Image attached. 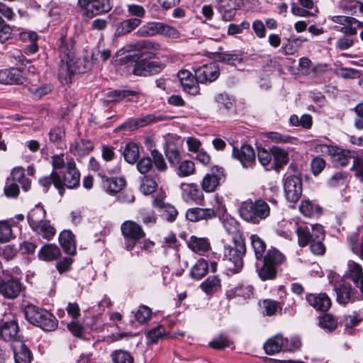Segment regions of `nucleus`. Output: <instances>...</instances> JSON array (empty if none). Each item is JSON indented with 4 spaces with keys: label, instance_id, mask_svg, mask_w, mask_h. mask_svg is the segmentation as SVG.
Listing matches in <instances>:
<instances>
[{
    "label": "nucleus",
    "instance_id": "nucleus-24",
    "mask_svg": "<svg viewBox=\"0 0 363 363\" xmlns=\"http://www.w3.org/2000/svg\"><path fill=\"white\" fill-rule=\"evenodd\" d=\"M12 348L16 363H30L32 353L21 340L14 341Z\"/></svg>",
    "mask_w": 363,
    "mask_h": 363
},
{
    "label": "nucleus",
    "instance_id": "nucleus-41",
    "mask_svg": "<svg viewBox=\"0 0 363 363\" xmlns=\"http://www.w3.org/2000/svg\"><path fill=\"white\" fill-rule=\"evenodd\" d=\"M300 212L306 217H312L320 213L321 208L309 200H303L299 206Z\"/></svg>",
    "mask_w": 363,
    "mask_h": 363
},
{
    "label": "nucleus",
    "instance_id": "nucleus-60",
    "mask_svg": "<svg viewBox=\"0 0 363 363\" xmlns=\"http://www.w3.org/2000/svg\"><path fill=\"white\" fill-rule=\"evenodd\" d=\"M152 157V163H154L157 170L164 172L167 169V164L164 161L163 155L157 150H153L151 152Z\"/></svg>",
    "mask_w": 363,
    "mask_h": 363
},
{
    "label": "nucleus",
    "instance_id": "nucleus-25",
    "mask_svg": "<svg viewBox=\"0 0 363 363\" xmlns=\"http://www.w3.org/2000/svg\"><path fill=\"white\" fill-rule=\"evenodd\" d=\"M131 47L135 51L143 52V55L145 53L151 54L150 57H155V55L152 54V51H158L161 50V45L152 40H140L131 45Z\"/></svg>",
    "mask_w": 363,
    "mask_h": 363
},
{
    "label": "nucleus",
    "instance_id": "nucleus-14",
    "mask_svg": "<svg viewBox=\"0 0 363 363\" xmlns=\"http://www.w3.org/2000/svg\"><path fill=\"white\" fill-rule=\"evenodd\" d=\"M296 233L298 237V244L300 247H305L314 240L316 228L321 226L319 224L296 223Z\"/></svg>",
    "mask_w": 363,
    "mask_h": 363
},
{
    "label": "nucleus",
    "instance_id": "nucleus-2",
    "mask_svg": "<svg viewBox=\"0 0 363 363\" xmlns=\"http://www.w3.org/2000/svg\"><path fill=\"white\" fill-rule=\"evenodd\" d=\"M240 217L246 222L259 224L270 214L269 205L263 199H251L243 201L239 208Z\"/></svg>",
    "mask_w": 363,
    "mask_h": 363
},
{
    "label": "nucleus",
    "instance_id": "nucleus-44",
    "mask_svg": "<svg viewBox=\"0 0 363 363\" xmlns=\"http://www.w3.org/2000/svg\"><path fill=\"white\" fill-rule=\"evenodd\" d=\"M208 269V264L203 259H200L192 267L191 269V276L196 279H201L203 277Z\"/></svg>",
    "mask_w": 363,
    "mask_h": 363
},
{
    "label": "nucleus",
    "instance_id": "nucleus-21",
    "mask_svg": "<svg viewBox=\"0 0 363 363\" xmlns=\"http://www.w3.org/2000/svg\"><path fill=\"white\" fill-rule=\"evenodd\" d=\"M330 152L335 165L340 167H345L349 163L350 160L352 159L354 160L357 155L354 151L333 147L330 150Z\"/></svg>",
    "mask_w": 363,
    "mask_h": 363
},
{
    "label": "nucleus",
    "instance_id": "nucleus-39",
    "mask_svg": "<svg viewBox=\"0 0 363 363\" xmlns=\"http://www.w3.org/2000/svg\"><path fill=\"white\" fill-rule=\"evenodd\" d=\"M155 120V116L150 114L143 117L131 119L129 121L125 123L123 126L127 128L128 130H133L135 128L144 127L154 122Z\"/></svg>",
    "mask_w": 363,
    "mask_h": 363
},
{
    "label": "nucleus",
    "instance_id": "nucleus-13",
    "mask_svg": "<svg viewBox=\"0 0 363 363\" xmlns=\"http://www.w3.org/2000/svg\"><path fill=\"white\" fill-rule=\"evenodd\" d=\"M233 157L239 160L244 168H251L255 164V153L249 145H242L240 148L233 147Z\"/></svg>",
    "mask_w": 363,
    "mask_h": 363
},
{
    "label": "nucleus",
    "instance_id": "nucleus-54",
    "mask_svg": "<svg viewBox=\"0 0 363 363\" xmlns=\"http://www.w3.org/2000/svg\"><path fill=\"white\" fill-rule=\"evenodd\" d=\"M114 363H133V357L130 352L125 350H117L111 354Z\"/></svg>",
    "mask_w": 363,
    "mask_h": 363
},
{
    "label": "nucleus",
    "instance_id": "nucleus-58",
    "mask_svg": "<svg viewBox=\"0 0 363 363\" xmlns=\"http://www.w3.org/2000/svg\"><path fill=\"white\" fill-rule=\"evenodd\" d=\"M165 335V328L162 325H157L147 333V338L152 343H156L160 340L164 338Z\"/></svg>",
    "mask_w": 363,
    "mask_h": 363
},
{
    "label": "nucleus",
    "instance_id": "nucleus-40",
    "mask_svg": "<svg viewBox=\"0 0 363 363\" xmlns=\"http://www.w3.org/2000/svg\"><path fill=\"white\" fill-rule=\"evenodd\" d=\"M271 150L274 164L277 167H281L287 164L289 159V154L284 149L278 146H273L271 147Z\"/></svg>",
    "mask_w": 363,
    "mask_h": 363
},
{
    "label": "nucleus",
    "instance_id": "nucleus-35",
    "mask_svg": "<svg viewBox=\"0 0 363 363\" xmlns=\"http://www.w3.org/2000/svg\"><path fill=\"white\" fill-rule=\"evenodd\" d=\"M46 213L45 209L40 205H36L28 215V221L33 229L45 220Z\"/></svg>",
    "mask_w": 363,
    "mask_h": 363
},
{
    "label": "nucleus",
    "instance_id": "nucleus-43",
    "mask_svg": "<svg viewBox=\"0 0 363 363\" xmlns=\"http://www.w3.org/2000/svg\"><path fill=\"white\" fill-rule=\"evenodd\" d=\"M220 281L217 276L208 277L205 281L201 284V289L207 294H211L220 288Z\"/></svg>",
    "mask_w": 363,
    "mask_h": 363
},
{
    "label": "nucleus",
    "instance_id": "nucleus-9",
    "mask_svg": "<svg viewBox=\"0 0 363 363\" xmlns=\"http://www.w3.org/2000/svg\"><path fill=\"white\" fill-rule=\"evenodd\" d=\"M284 189L286 200L291 203H296L302 194L301 179L295 175L287 176L284 179Z\"/></svg>",
    "mask_w": 363,
    "mask_h": 363
},
{
    "label": "nucleus",
    "instance_id": "nucleus-57",
    "mask_svg": "<svg viewBox=\"0 0 363 363\" xmlns=\"http://www.w3.org/2000/svg\"><path fill=\"white\" fill-rule=\"evenodd\" d=\"M152 316L151 309L144 305L140 306L135 313V319L139 323H144L150 320Z\"/></svg>",
    "mask_w": 363,
    "mask_h": 363
},
{
    "label": "nucleus",
    "instance_id": "nucleus-46",
    "mask_svg": "<svg viewBox=\"0 0 363 363\" xmlns=\"http://www.w3.org/2000/svg\"><path fill=\"white\" fill-rule=\"evenodd\" d=\"M33 230L46 239H50L55 234V229L50 225V221L47 220L39 223Z\"/></svg>",
    "mask_w": 363,
    "mask_h": 363
},
{
    "label": "nucleus",
    "instance_id": "nucleus-4",
    "mask_svg": "<svg viewBox=\"0 0 363 363\" xmlns=\"http://www.w3.org/2000/svg\"><path fill=\"white\" fill-rule=\"evenodd\" d=\"M285 256L275 248L269 249L262 263H256V270L259 277L262 281L272 280L276 278L277 274V268L284 262Z\"/></svg>",
    "mask_w": 363,
    "mask_h": 363
},
{
    "label": "nucleus",
    "instance_id": "nucleus-20",
    "mask_svg": "<svg viewBox=\"0 0 363 363\" xmlns=\"http://www.w3.org/2000/svg\"><path fill=\"white\" fill-rule=\"evenodd\" d=\"M121 229L123 235L126 238L138 240L145 236L141 225L133 220L123 222Z\"/></svg>",
    "mask_w": 363,
    "mask_h": 363
},
{
    "label": "nucleus",
    "instance_id": "nucleus-27",
    "mask_svg": "<svg viewBox=\"0 0 363 363\" xmlns=\"http://www.w3.org/2000/svg\"><path fill=\"white\" fill-rule=\"evenodd\" d=\"M102 185L108 194L119 192L125 185V181L121 177H102Z\"/></svg>",
    "mask_w": 363,
    "mask_h": 363
},
{
    "label": "nucleus",
    "instance_id": "nucleus-63",
    "mask_svg": "<svg viewBox=\"0 0 363 363\" xmlns=\"http://www.w3.org/2000/svg\"><path fill=\"white\" fill-rule=\"evenodd\" d=\"M52 90V86L49 84H43L40 87L30 88L29 91L33 97L35 99L41 98Z\"/></svg>",
    "mask_w": 363,
    "mask_h": 363
},
{
    "label": "nucleus",
    "instance_id": "nucleus-5",
    "mask_svg": "<svg viewBox=\"0 0 363 363\" xmlns=\"http://www.w3.org/2000/svg\"><path fill=\"white\" fill-rule=\"evenodd\" d=\"M215 200L217 206L213 208H191L186 212V218L191 222H199L201 220H208L216 218L218 214L225 211V207L223 206L218 195L215 196Z\"/></svg>",
    "mask_w": 363,
    "mask_h": 363
},
{
    "label": "nucleus",
    "instance_id": "nucleus-45",
    "mask_svg": "<svg viewBox=\"0 0 363 363\" xmlns=\"http://www.w3.org/2000/svg\"><path fill=\"white\" fill-rule=\"evenodd\" d=\"M50 140L60 148L65 145V130L62 127H55L49 132Z\"/></svg>",
    "mask_w": 363,
    "mask_h": 363
},
{
    "label": "nucleus",
    "instance_id": "nucleus-64",
    "mask_svg": "<svg viewBox=\"0 0 363 363\" xmlns=\"http://www.w3.org/2000/svg\"><path fill=\"white\" fill-rule=\"evenodd\" d=\"M352 169L355 172V176L360 179L361 182L363 181V159L359 158L356 155L355 158L353 160V164L352 167Z\"/></svg>",
    "mask_w": 363,
    "mask_h": 363
},
{
    "label": "nucleus",
    "instance_id": "nucleus-32",
    "mask_svg": "<svg viewBox=\"0 0 363 363\" xmlns=\"http://www.w3.org/2000/svg\"><path fill=\"white\" fill-rule=\"evenodd\" d=\"M60 255V250L57 245L48 244L41 247L38 257L43 261H52L57 259Z\"/></svg>",
    "mask_w": 363,
    "mask_h": 363
},
{
    "label": "nucleus",
    "instance_id": "nucleus-10",
    "mask_svg": "<svg viewBox=\"0 0 363 363\" xmlns=\"http://www.w3.org/2000/svg\"><path fill=\"white\" fill-rule=\"evenodd\" d=\"M194 72L196 80L200 83L212 82L220 74L219 67L216 62H211L194 68Z\"/></svg>",
    "mask_w": 363,
    "mask_h": 363
},
{
    "label": "nucleus",
    "instance_id": "nucleus-26",
    "mask_svg": "<svg viewBox=\"0 0 363 363\" xmlns=\"http://www.w3.org/2000/svg\"><path fill=\"white\" fill-rule=\"evenodd\" d=\"M314 240L309 244L311 252L315 255H323L325 252V246L323 243L325 233L322 226H318Z\"/></svg>",
    "mask_w": 363,
    "mask_h": 363
},
{
    "label": "nucleus",
    "instance_id": "nucleus-50",
    "mask_svg": "<svg viewBox=\"0 0 363 363\" xmlns=\"http://www.w3.org/2000/svg\"><path fill=\"white\" fill-rule=\"evenodd\" d=\"M138 95V93L130 90H113L106 93V96L110 98L111 101H118L123 99H128V101H133L130 98Z\"/></svg>",
    "mask_w": 363,
    "mask_h": 363
},
{
    "label": "nucleus",
    "instance_id": "nucleus-34",
    "mask_svg": "<svg viewBox=\"0 0 363 363\" xmlns=\"http://www.w3.org/2000/svg\"><path fill=\"white\" fill-rule=\"evenodd\" d=\"M160 22L150 21L142 26L135 33L142 38L152 37L160 34Z\"/></svg>",
    "mask_w": 363,
    "mask_h": 363
},
{
    "label": "nucleus",
    "instance_id": "nucleus-7",
    "mask_svg": "<svg viewBox=\"0 0 363 363\" xmlns=\"http://www.w3.org/2000/svg\"><path fill=\"white\" fill-rule=\"evenodd\" d=\"M78 5L89 18L108 13L112 8L111 0H78Z\"/></svg>",
    "mask_w": 363,
    "mask_h": 363
},
{
    "label": "nucleus",
    "instance_id": "nucleus-23",
    "mask_svg": "<svg viewBox=\"0 0 363 363\" xmlns=\"http://www.w3.org/2000/svg\"><path fill=\"white\" fill-rule=\"evenodd\" d=\"M18 325L15 320L4 322L0 326V335L5 341L20 340L18 336Z\"/></svg>",
    "mask_w": 363,
    "mask_h": 363
},
{
    "label": "nucleus",
    "instance_id": "nucleus-12",
    "mask_svg": "<svg viewBox=\"0 0 363 363\" xmlns=\"http://www.w3.org/2000/svg\"><path fill=\"white\" fill-rule=\"evenodd\" d=\"M181 196L186 203H200L204 199V195L198 185L195 183H184L180 184Z\"/></svg>",
    "mask_w": 363,
    "mask_h": 363
},
{
    "label": "nucleus",
    "instance_id": "nucleus-22",
    "mask_svg": "<svg viewBox=\"0 0 363 363\" xmlns=\"http://www.w3.org/2000/svg\"><path fill=\"white\" fill-rule=\"evenodd\" d=\"M306 301L317 311H326L331 306L330 298L325 293L308 294Z\"/></svg>",
    "mask_w": 363,
    "mask_h": 363
},
{
    "label": "nucleus",
    "instance_id": "nucleus-17",
    "mask_svg": "<svg viewBox=\"0 0 363 363\" xmlns=\"http://www.w3.org/2000/svg\"><path fill=\"white\" fill-rule=\"evenodd\" d=\"M178 79L184 90L191 95L198 94L199 87V82L196 80L195 75L194 76L187 70H181L177 74Z\"/></svg>",
    "mask_w": 363,
    "mask_h": 363
},
{
    "label": "nucleus",
    "instance_id": "nucleus-59",
    "mask_svg": "<svg viewBox=\"0 0 363 363\" xmlns=\"http://www.w3.org/2000/svg\"><path fill=\"white\" fill-rule=\"evenodd\" d=\"M7 57L10 60L11 62L14 65H24L27 62V60L22 52L17 49L10 50L7 53Z\"/></svg>",
    "mask_w": 363,
    "mask_h": 363
},
{
    "label": "nucleus",
    "instance_id": "nucleus-11",
    "mask_svg": "<svg viewBox=\"0 0 363 363\" xmlns=\"http://www.w3.org/2000/svg\"><path fill=\"white\" fill-rule=\"evenodd\" d=\"M337 301L339 303L345 305L356 300L363 299V293L357 291L349 284H343L336 289Z\"/></svg>",
    "mask_w": 363,
    "mask_h": 363
},
{
    "label": "nucleus",
    "instance_id": "nucleus-51",
    "mask_svg": "<svg viewBox=\"0 0 363 363\" xmlns=\"http://www.w3.org/2000/svg\"><path fill=\"white\" fill-rule=\"evenodd\" d=\"M338 322L337 320L330 313L325 314L320 318L319 325L324 330L331 332L336 329Z\"/></svg>",
    "mask_w": 363,
    "mask_h": 363
},
{
    "label": "nucleus",
    "instance_id": "nucleus-1",
    "mask_svg": "<svg viewBox=\"0 0 363 363\" xmlns=\"http://www.w3.org/2000/svg\"><path fill=\"white\" fill-rule=\"evenodd\" d=\"M23 312L28 322L45 331H53L57 328V320L45 308L27 303L23 306Z\"/></svg>",
    "mask_w": 363,
    "mask_h": 363
},
{
    "label": "nucleus",
    "instance_id": "nucleus-36",
    "mask_svg": "<svg viewBox=\"0 0 363 363\" xmlns=\"http://www.w3.org/2000/svg\"><path fill=\"white\" fill-rule=\"evenodd\" d=\"M208 55L209 57L224 63L230 64L231 62L238 61L241 62L242 60V55L240 54L232 53V52H208Z\"/></svg>",
    "mask_w": 363,
    "mask_h": 363
},
{
    "label": "nucleus",
    "instance_id": "nucleus-38",
    "mask_svg": "<svg viewBox=\"0 0 363 363\" xmlns=\"http://www.w3.org/2000/svg\"><path fill=\"white\" fill-rule=\"evenodd\" d=\"M93 147V145L89 140L81 139L70 147V150L75 155L84 156L88 155Z\"/></svg>",
    "mask_w": 363,
    "mask_h": 363
},
{
    "label": "nucleus",
    "instance_id": "nucleus-18",
    "mask_svg": "<svg viewBox=\"0 0 363 363\" xmlns=\"http://www.w3.org/2000/svg\"><path fill=\"white\" fill-rule=\"evenodd\" d=\"M240 0H219L218 11L225 21H231L235 16L236 11L240 7Z\"/></svg>",
    "mask_w": 363,
    "mask_h": 363
},
{
    "label": "nucleus",
    "instance_id": "nucleus-8",
    "mask_svg": "<svg viewBox=\"0 0 363 363\" xmlns=\"http://www.w3.org/2000/svg\"><path fill=\"white\" fill-rule=\"evenodd\" d=\"M20 280L11 276L0 277V294L8 299H15L23 291Z\"/></svg>",
    "mask_w": 363,
    "mask_h": 363
},
{
    "label": "nucleus",
    "instance_id": "nucleus-52",
    "mask_svg": "<svg viewBox=\"0 0 363 363\" xmlns=\"http://www.w3.org/2000/svg\"><path fill=\"white\" fill-rule=\"evenodd\" d=\"M223 226L226 233L232 236V240L235 236H242L239 232L238 223L233 218H225L223 221Z\"/></svg>",
    "mask_w": 363,
    "mask_h": 363
},
{
    "label": "nucleus",
    "instance_id": "nucleus-53",
    "mask_svg": "<svg viewBox=\"0 0 363 363\" xmlns=\"http://www.w3.org/2000/svg\"><path fill=\"white\" fill-rule=\"evenodd\" d=\"M157 188L156 182L149 177H144L142 179L140 186V191L145 195L151 194L155 192Z\"/></svg>",
    "mask_w": 363,
    "mask_h": 363
},
{
    "label": "nucleus",
    "instance_id": "nucleus-62",
    "mask_svg": "<svg viewBox=\"0 0 363 363\" xmlns=\"http://www.w3.org/2000/svg\"><path fill=\"white\" fill-rule=\"evenodd\" d=\"M9 82H8V84H22L25 81V77L17 68L9 69Z\"/></svg>",
    "mask_w": 363,
    "mask_h": 363
},
{
    "label": "nucleus",
    "instance_id": "nucleus-37",
    "mask_svg": "<svg viewBox=\"0 0 363 363\" xmlns=\"http://www.w3.org/2000/svg\"><path fill=\"white\" fill-rule=\"evenodd\" d=\"M174 168L177 175L179 177H187L195 172L194 162L189 160L180 161Z\"/></svg>",
    "mask_w": 363,
    "mask_h": 363
},
{
    "label": "nucleus",
    "instance_id": "nucleus-49",
    "mask_svg": "<svg viewBox=\"0 0 363 363\" xmlns=\"http://www.w3.org/2000/svg\"><path fill=\"white\" fill-rule=\"evenodd\" d=\"M165 155L172 167H175L181 161L180 152L174 143L167 145L165 150Z\"/></svg>",
    "mask_w": 363,
    "mask_h": 363
},
{
    "label": "nucleus",
    "instance_id": "nucleus-47",
    "mask_svg": "<svg viewBox=\"0 0 363 363\" xmlns=\"http://www.w3.org/2000/svg\"><path fill=\"white\" fill-rule=\"evenodd\" d=\"M123 155L127 162L133 164L139 157V147L133 143H128L124 149Z\"/></svg>",
    "mask_w": 363,
    "mask_h": 363
},
{
    "label": "nucleus",
    "instance_id": "nucleus-30",
    "mask_svg": "<svg viewBox=\"0 0 363 363\" xmlns=\"http://www.w3.org/2000/svg\"><path fill=\"white\" fill-rule=\"evenodd\" d=\"M251 247L257 261H262L264 257L267 250L265 242L257 235L253 234L250 237Z\"/></svg>",
    "mask_w": 363,
    "mask_h": 363
},
{
    "label": "nucleus",
    "instance_id": "nucleus-29",
    "mask_svg": "<svg viewBox=\"0 0 363 363\" xmlns=\"http://www.w3.org/2000/svg\"><path fill=\"white\" fill-rule=\"evenodd\" d=\"M39 183L45 189H48L52 184H53L55 187L58 189L60 195H62L63 194L64 189L62 180L61 179L60 176L54 170L49 176L40 179Z\"/></svg>",
    "mask_w": 363,
    "mask_h": 363
},
{
    "label": "nucleus",
    "instance_id": "nucleus-31",
    "mask_svg": "<svg viewBox=\"0 0 363 363\" xmlns=\"http://www.w3.org/2000/svg\"><path fill=\"white\" fill-rule=\"evenodd\" d=\"M284 337L280 335L269 339L264 345V349L267 354L272 355L283 351Z\"/></svg>",
    "mask_w": 363,
    "mask_h": 363
},
{
    "label": "nucleus",
    "instance_id": "nucleus-15",
    "mask_svg": "<svg viewBox=\"0 0 363 363\" xmlns=\"http://www.w3.org/2000/svg\"><path fill=\"white\" fill-rule=\"evenodd\" d=\"M164 67L162 63L142 60L135 64L133 72L135 75L146 77L160 72Z\"/></svg>",
    "mask_w": 363,
    "mask_h": 363
},
{
    "label": "nucleus",
    "instance_id": "nucleus-56",
    "mask_svg": "<svg viewBox=\"0 0 363 363\" xmlns=\"http://www.w3.org/2000/svg\"><path fill=\"white\" fill-rule=\"evenodd\" d=\"M352 17H349L347 21L341 26H335L333 29L336 31L341 32L345 35H355L357 33V28L354 27L353 21H350Z\"/></svg>",
    "mask_w": 363,
    "mask_h": 363
},
{
    "label": "nucleus",
    "instance_id": "nucleus-42",
    "mask_svg": "<svg viewBox=\"0 0 363 363\" xmlns=\"http://www.w3.org/2000/svg\"><path fill=\"white\" fill-rule=\"evenodd\" d=\"M142 21L139 18H132L123 21L117 28V32L120 35H124L130 33L141 24Z\"/></svg>",
    "mask_w": 363,
    "mask_h": 363
},
{
    "label": "nucleus",
    "instance_id": "nucleus-19",
    "mask_svg": "<svg viewBox=\"0 0 363 363\" xmlns=\"http://www.w3.org/2000/svg\"><path fill=\"white\" fill-rule=\"evenodd\" d=\"M80 181V174L76 168V164L74 160H70L67 162V171L64 174L62 181L63 186H66L69 189H73L79 186Z\"/></svg>",
    "mask_w": 363,
    "mask_h": 363
},
{
    "label": "nucleus",
    "instance_id": "nucleus-3",
    "mask_svg": "<svg viewBox=\"0 0 363 363\" xmlns=\"http://www.w3.org/2000/svg\"><path fill=\"white\" fill-rule=\"evenodd\" d=\"M246 253L244 239L235 236L233 245L224 246L223 259L227 262L228 270L233 274L238 273L243 267V256Z\"/></svg>",
    "mask_w": 363,
    "mask_h": 363
},
{
    "label": "nucleus",
    "instance_id": "nucleus-48",
    "mask_svg": "<svg viewBox=\"0 0 363 363\" xmlns=\"http://www.w3.org/2000/svg\"><path fill=\"white\" fill-rule=\"evenodd\" d=\"M282 306L277 301L266 299L263 301V314L271 316L274 315L278 312H281Z\"/></svg>",
    "mask_w": 363,
    "mask_h": 363
},
{
    "label": "nucleus",
    "instance_id": "nucleus-28",
    "mask_svg": "<svg viewBox=\"0 0 363 363\" xmlns=\"http://www.w3.org/2000/svg\"><path fill=\"white\" fill-rule=\"evenodd\" d=\"M60 243L64 251L70 255H73L76 252V245L74 239V235L70 230H63L59 236Z\"/></svg>",
    "mask_w": 363,
    "mask_h": 363
},
{
    "label": "nucleus",
    "instance_id": "nucleus-33",
    "mask_svg": "<svg viewBox=\"0 0 363 363\" xmlns=\"http://www.w3.org/2000/svg\"><path fill=\"white\" fill-rule=\"evenodd\" d=\"M189 247L196 253L202 255L210 248V243L206 238L191 236L188 242Z\"/></svg>",
    "mask_w": 363,
    "mask_h": 363
},
{
    "label": "nucleus",
    "instance_id": "nucleus-55",
    "mask_svg": "<svg viewBox=\"0 0 363 363\" xmlns=\"http://www.w3.org/2000/svg\"><path fill=\"white\" fill-rule=\"evenodd\" d=\"M301 342L297 336L291 337L290 339L284 338L283 352H294L300 349Z\"/></svg>",
    "mask_w": 363,
    "mask_h": 363
},
{
    "label": "nucleus",
    "instance_id": "nucleus-6",
    "mask_svg": "<svg viewBox=\"0 0 363 363\" xmlns=\"http://www.w3.org/2000/svg\"><path fill=\"white\" fill-rule=\"evenodd\" d=\"M225 180V173L221 167L214 166L209 173L206 174L201 182V191L206 193L214 192L216 189Z\"/></svg>",
    "mask_w": 363,
    "mask_h": 363
},
{
    "label": "nucleus",
    "instance_id": "nucleus-16",
    "mask_svg": "<svg viewBox=\"0 0 363 363\" xmlns=\"http://www.w3.org/2000/svg\"><path fill=\"white\" fill-rule=\"evenodd\" d=\"M345 276L350 279L355 286L363 293V269L360 264L349 260Z\"/></svg>",
    "mask_w": 363,
    "mask_h": 363
},
{
    "label": "nucleus",
    "instance_id": "nucleus-61",
    "mask_svg": "<svg viewBox=\"0 0 363 363\" xmlns=\"http://www.w3.org/2000/svg\"><path fill=\"white\" fill-rule=\"evenodd\" d=\"M165 37L172 38H178L179 37V31L174 27L160 22V34Z\"/></svg>",
    "mask_w": 363,
    "mask_h": 363
}]
</instances>
